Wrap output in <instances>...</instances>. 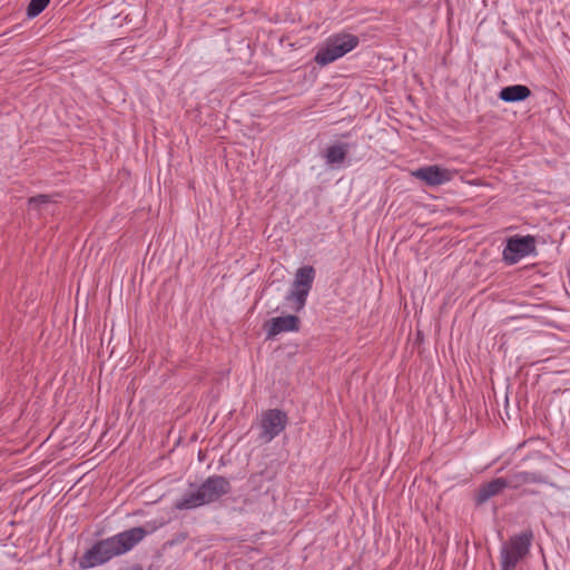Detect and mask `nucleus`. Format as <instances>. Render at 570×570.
Segmentation results:
<instances>
[{"mask_svg": "<svg viewBox=\"0 0 570 570\" xmlns=\"http://www.w3.org/2000/svg\"><path fill=\"white\" fill-rule=\"evenodd\" d=\"M151 530L135 527L118 534L97 541L79 559V568L90 569L101 566L115 557L127 553L141 542Z\"/></svg>", "mask_w": 570, "mask_h": 570, "instance_id": "1", "label": "nucleus"}, {"mask_svg": "<svg viewBox=\"0 0 570 570\" xmlns=\"http://www.w3.org/2000/svg\"><path fill=\"white\" fill-rule=\"evenodd\" d=\"M232 484L223 475L208 476L195 491L186 492L175 502L178 510H191L202 505L210 504L230 492Z\"/></svg>", "mask_w": 570, "mask_h": 570, "instance_id": "2", "label": "nucleus"}, {"mask_svg": "<svg viewBox=\"0 0 570 570\" xmlns=\"http://www.w3.org/2000/svg\"><path fill=\"white\" fill-rule=\"evenodd\" d=\"M358 43L360 39L355 35L335 33L327 38L324 46L317 50L314 60L320 66H327L351 52Z\"/></svg>", "mask_w": 570, "mask_h": 570, "instance_id": "3", "label": "nucleus"}, {"mask_svg": "<svg viewBox=\"0 0 570 570\" xmlns=\"http://www.w3.org/2000/svg\"><path fill=\"white\" fill-rule=\"evenodd\" d=\"M532 538V532H523L512 537L508 543L502 546L500 551L501 570H513L529 554Z\"/></svg>", "mask_w": 570, "mask_h": 570, "instance_id": "4", "label": "nucleus"}, {"mask_svg": "<svg viewBox=\"0 0 570 570\" xmlns=\"http://www.w3.org/2000/svg\"><path fill=\"white\" fill-rule=\"evenodd\" d=\"M537 254V240L532 235L512 236L507 240L503 249V261L508 265H514L529 255Z\"/></svg>", "mask_w": 570, "mask_h": 570, "instance_id": "5", "label": "nucleus"}, {"mask_svg": "<svg viewBox=\"0 0 570 570\" xmlns=\"http://www.w3.org/2000/svg\"><path fill=\"white\" fill-rule=\"evenodd\" d=\"M286 424L287 415L285 412L277 409L264 411L261 416V439L265 442H271L284 431Z\"/></svg>", "mask_w": 570, "mask_h": 570, "instance_id": "6", "label": "nucleus"}, {"mask_svg": "<svg viewBox=\"0 0 570 570\" xmlns=\"http://www.w3.org/2000/svg\"><path fill=\"white\" fill-rule=\"evenodd\" d=\"M413 177L431 187L441 186L453 178V171L438 165L420 167L411 173Z\"/></svg>", "mask_w": 570, "mask_h": 570, "instance_id": "7", "label": "nucleus"}, {"mask_svg": "<svg viewBox=\"0 0 570 570\" xmlns=\"http://www.w3.org/2000/svg\"><path fill=\"white\" fill-rule=\"evenodd\" d=\"M301 320L295 315L273 317L264 324L267 332V338L277 336L284 332L299 331Z\"/></svg>", "mask_w": 570, "mask_h": 570, "instance_id": "8", "label": "nucleus"}, {"mask_svg": "<svg viewBox=\"0 0 570 570\" xmlns=\"http://www.w3.org/2000/svg\"><path fill=\"white\" fill-rule=\"evenodd\" d=\"M507 482V487L513 490H518L521 487L529 483H544L550 484L551 487H556L554 483L549 482L548 479L538 472H527V471H511L507 478H504Z\"/></svg>", "mask_w": 570, "mask_h": 570, "instance_id": "9", "label": "nucleus"}, {"mask_svg": "<svg viewBox=\"0 0 570 570\" xmlns=\"http://www.w3.org/2000/svg\"><path fill=\"white\" fill-rule=\"evenodd\" d=\"M508 488L504 478H497L492 481L482 484L475 493V503L481 505L491 498L498 495L503 489Z\"/></svg>", "mask_w": 570, "mask_h": 570, "instance_id": "10", "label": "nucleus"}, {"mask_svg": "<svg viewBox=\"0 0 570 570\" xmlns=\"http://www.w3.org/2000/svg\"><path fill=\"white\" fill-rule=\"evenodd\" d=\"M531 90L523 85L504 87L499 92V98L505 102H518L530 97Z\"/></svg>", "mask_w": 570, "mask_h": 570, "instance_id": "11", "label": "nucleus"}, {"mask_svg": "<svg viewBox=\"0 0 570 570\" xmlns=\"http://www.w3.org/2000/svg\"><path fill=\"white\" fill-rule=\"evenodd\" d=\"M347 153H348V145L338 142V144H334V145L330 146L326 149V151L324 154V158H325V161L327 165L334 167V166L341 165L345 160Z\"/></svg>", "mask_w": 570, "mask_h": 570, "instance_id": "12", "label": "nucleus"}, {"mask_svg": "<svg viewBox=\"0 0 570 570\" xmlns=\"http://www.w3.org/2000/svg\"><path fill=\"white\" fill-rule=\"evenodd\" d=\"M315 278V269L312 266H303L297 269L294 281V287L309 292Z\"/></svg>", "mask_w": 570, "mask_h": 570, "instance_id": "13", "label": "nucleus"}, {"mask_svg": "<svg viewBox=\"0 0 570 570\" xmlns=\"http://www.w3.org/2000/svg\"><path fill=\"white\" fill-rule=\"evenodd\" d=\"M309 292H306V289L296 288L294 287L293 291H291L286 296L285 299L287 302H293L294 306L293 309L295 312H301L305 304Z\"/></svg>", "mask_w": 570, "mask_h": 570, "instance_id": "14", "label": "nucleus"}, {"mask_svg": "<svg viewBox=\"0 0 570 570\" xmlns=\"http://www.w3.org/2000/svg\"><path fill=\"white\" fill-rule=\"evenodd\" d=\"M50 0H30L27 7V16L35 18L39 16L49 4Z\"/></svg>", "mask_w": 570, "mask_h": 570, "instance_id": "15", "label": "nucleus"}, {"mask_svg": "<svg viewBox=\"0 0 570 570\" xmlns=\"http://www.w3.org/2000/svg\"><path fill=\"white\" fill-rule=\"evenodd\" d=\"M51 196L49 195H38L35 197L29 198V205L35 207H40L42 205L51 203Z\"/></svg>", "mask_w": 570, "mask_h": 570, "instance_id": "16", "label": "nucleus"}, {"mask_svg": "<svg viewBox=\"0 0 570 570\" xmlns=\"http://www.w3.org/2000/svg\"><path fill=\"white\" fill-rule=\"evenodd\" d=\"M130 570H142V567L140 564H134Z\"/></svg>", "mask_w": 570, "mask_h": 570, "instance_id": "17", "label": "nucleus"}]
</instances>
